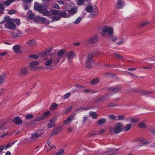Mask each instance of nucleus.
Masks as SVG:
<instances>
[{
  "label": "nucleus",
  "instance_id": "nucleus-5",
  "mask_svg": "<svg viewBox=\"0 0 155 155\" xmlns=\"http://www.w3.org/2000/svg\"><path fill=\"white\" fill-rule=\"evenodd\" d=\"M51 114L50 112L49 111H47L44 112L41 116L38 117L34 119V121H39L44 120L47 118Z\"/></svg>",
  "mask_w": 155,
  "mask_h": 155
},
{
  "label": "nucleus",
  "instance_id": "nucleus-2",
  "mask_svg": "<svg viewBox=\"0 0 155 155\" xmlns=\"http://www.w3.org/2000/svg\"><path fill=\"white\" fill-rule=\"evenodd\" d=\"M34 21L40 24H45L48 25L50 23V21L47 20L45 17H41L38 16H35L34 18Z\"/></svg>",
  "mask_w": 155,
  "mask_h": 155
},
{
  "label": "nucleus",
  "instance_id": "nucleus-37",
  "mask_svg": "<svg viewBox=\"0 0 155 155\" xmlns=\"http://www.w3.org/2000/svg\"><path fill=\"white\" fill-rule=\"evenodd\" d=\"M132 125L131 124H128L125 126L124 128L125 131H128L131 128Z\"/></svg>",
  "mask_w": 155,
  "mask_h": 155
},
{
  "label": "nucleus",
  "instance_id": "nucleus-29",
  "mask_svg": "<svg viewBox=\"0 0 155 155\" xmlns=\"http://www.w3.org/2000/svg\"><path fill=\"white\" fill-rule=\"evenodd\" d=\"M105 153H107L106 155H114L115 154V151L113 149H110L106 151Z\"/></svg>",
  "mask_w": 155,
  "mask_h": 155
},
{
  "label": "nucleus",
  "instance_id": "nucleus-43",
  "mask_svg": "<svg viewBox=\"0 0 155 155\" xmlns=\"http://www.w3.org/2000/svg\"><path fill=\"white\" fill-rule=\"evenodd\" d=\"M98 83V79H94L90 81V83L93 84H96Z\"/></svg>",
  "mask_w": 155,
  "mask_h": 155
},
{
  "label": "nucleus",
  "instance_id": "nucleus-22",
  "mask_svg": "<svg viewBox=\"0 0 155 155\" xmlns=\"http://www.w3.org/2000/svg\"><path fill=\"white\" fill-rule=\"evenodd\" d=\"M21 33H19V31H15L12 32V36L14 38H17L20 37L21 35Z\"/></svg>",
  "mask_w": 155,
  "mask_h": 155
},
{
  "label": "nucleus",
  "instance_id": "nucleus-10",
  "mask_svg": "<svg viewBox=\"0 0 155 155\" xmlns=\"http://www.w3.org/2000/svg\"><path fill=\"white\" fill-rule=\"evenodd\" d=\"M4 26L5 28L8 29H15L16 28L15 24L12 21L8 23L5 24Z\"/></svg>",
  "mask_w": 155,
  "mask_h": 155
},
{
  "label": "nucleus",
  "instance_id": "nucleus-53",
  "mask_svg": "<svg viewBox=\"0 0 155 155\" xmlns=\"http://www.w3.org/2000/svg\"><path fill=\"white\" fill-rule=\"evenodd\" d=\"M114 55L115 56H116L119 59H122L123 57L121 55L119 54L117 52H115L114 53Z\"/></svg>",
  "mask_w": 155,
  "mask_h": 155
},
{
  "label": "nucleus",
  "instance_id": "nucleus-25",
  "mask_svg": "<svg viewBox=\"0 0 155 155\" xmlns=\"http://www.w3.org/2000/svg\"><path fill=\"white\" fill-rule=\"evenodd\" d=\"M93 10V8L92 5H88L85 8V11L88 12H92Z\"/></svg>",
  "mask_w": 155,
  "mask_h": 155
},
{
  "label": "nucleus",
  "instance_id": "nucleus-57",
  "mask_svg": "<svg viewBox=\"0 0 155 155\" xmlns=\"http://www.w3.org/2000/svg\"><path fill=\"white\" fill-rule=\"evenodd\" d=\"M131 120V122L132 123H134L139 121L138 119H135L134 118H130Z\"/></svg>",
  "mask_w": 155,
  "mask_h": 155
},
{
  "label": "nucleus",
  "instance_id": "nucleus-21",
  "mask_svg": "<svg viewBox=\"0 0 155 155\" xmlns=\"http://www.w3.org/2000/svg\"><path fill=\"white\" fill-rule=\"evenodd\" d=\"M89 115L90 117L93 119H96L98 117V116L97 113L94 112H89Z\"/></svg>",
  "mask_w": 155,
  "mask_h": 155
},
{
  "label": "nucleus",
  "instance_id": "nucleus-50",
  "mask_svg": "<svg viewBox=\"0 0 155 155\" xmlns=\"http://www.w3.org/2000/svg\"><path fill=\"white\" fill-rule=\"evenodd\" d=\"M17 11L15 10H9L8 13L10 15L15 14L16 13Z\"/></svg>",
  "mask_w": 155,
  "mask_h": 155
},
{
  "label": "nucleus",
  "instance_id": "nucleus-23",
  "mask_svg": "<svg viewBox=\"0 0 155 155\" xmlns=\"http://www.w3.org/2000/svg\"><path fill=\"white\" fill-rule=\"evenodd\" d=\"M58 16L60 18H61L69 17L71 16V15H69L67 16V13L63 11L60 13Z\"/></svg>",
  "mask_w": 155,
  "mask_h": 155
},
{
  "label": "nucleus",
  "instance_id": "nucleus-55",
  "mask_svg": "<svg viewBox=\"0 0 155 155\" xmlns=\"http://www.w3.org/2000/svg\"><path fill=\"white\" fill-rule=\"evenodd\" d=\"M141 95H145L150 94L152 93L151 92L149 91H141Z\"/></svg>",
  "mask_w": 155,
  "mask_h": 155
},
{
  "label": "nucleus",
  "instance_id": "nucleus-4",
  "mask_svg": "<svg viewBox=\"0 0 155 155\" xmlns=\"http://www.w3.org/2000/svg\"><path fill=\"white\" fill-rule=\"evenodd\" d=\"M47 6L45 4H39L38 2L34 3V8L40 13H41L44 10L47 9Z\"/></svg>",
  "mask_w": 155,
  "mask_h": 155
},
{
  "label": "nucleus",
  "instance_id": "nucleus-12",
  "mask_svg": "<svg viewBox=\"0 0 155 155\" xmlns=\"http://www.w3.org/2000/svg\"><path fill=\"white\" fill-rule=\"evenodd\" d=\"M28 71L27 68L25 67H22L20 68L19 74L21 76H24L28 74Z\"/></svg>",
  "mask_w": 155,
  "mask_h": 155
},
{
  "label": "nucleus",
  "instance_id": "nucleus-45",
  "mask_svg": "<svg viewBox=\"0 0 155 155\" xmlns=\"http://www.w3.org/2000/svg\"><path fill=\"white\" fill-rule=\"evenodd\" d=\"M28 57L29 58H33L34 59H37L39 57L37 55L34 54H31L29 55Z\"/></svg>",
  "mask_w": 155,
  "mask_h": 155
},
{
  "label": "nucleus",
  "instance_id": "nucleus-16",
  "mask_svg": "<svg viewBox=\"0 0 155 155\" xmlns=\"http://www.w3.org/2000/svg\"><path fill=\"white\" fill-rule=\"evenodd\" d=\"M124 2L122 0H117V3L116 8L117 9H121L124 6Z\"/></svg>",
  "mask_w": 155,
  "mask_h": 155
},
{
  "label": "nucleus",
  "instance_id": "nucleus-63",
  "mask_svg": "<svg viewBox=\"0 0 155 155\" xmlns=\"http://www.w3.org/2000/svg\"><path fill=\"white\" fill-rule=\"evenodd\" d=\"M23 7H24V9L25 10H28L29 8V6L28 5L26 4H24L23 5Z\"/></svg>",
  "mask_w": 155,
  "mask_h": 155
},
{
  "label": "nucleus",
  "instance_id": "nucleus-48",
  "mask_svg": "<svg viewBox=\"0 0 155 155\" xmlns=\"http://www.w3.org/2000/svg\"><path fill=\"white\" fill-rule=\"evenodd\" d=\"M34 115L32 114H27L25 116V118L27 119H31L33 118Z\"/></svg>",
  "mask_w": 155,
  "mask_h": 155
},
{
  "label": "nucleus",
  "instance_id": "nucleus-35",
  "mask_svg": "<svg viewBox=\"0 0 155 155\" xmlns=\"http://www.w3.org/2000/svg\"><path fill=\"white\" fill-rule=\"evenodd\" d=\"M106 119L104 118H101L98 120L97 122V124L98 125L102 124L106 122Z\"/></svg>",
  "mask_w": 155,
  "mask_h": 155
},
{
  "label": "nucleus",
  "instance_id": "nucleus-62",
  "mask_svg": "<svg viewBox=\"0 0 155 155\" xmlns=\"http://www.w3.org/2000/svg\"><path fill=\"white\" fill-rule=\"evenodd\" d=\"M6 123V122L5 123L3 124L2 125H0V130H2L4 129H7L6 127H4L5 126Z\"/></svg>",
  "mask_w": 155,
  "mask_h": 155
},
{
  "label": "nucleus",
  "instance_id": "nucleus-11",
  "mask_svg": "<svg viewBox=\"0 0 155 155\" xmlns=\"http://www.w3.org/2000/svg\"><path fill=\"white\" fill-rule=\"evenodd\" d=\"M108 90L114 93L119 92L121 90V87H109Z\"/></svg>",
  "mask_w": 155,
  "mask_h": 155
},
{
  "label": "nucleus",
  "instance_id": "nucleus-31",
  "mask_svg": "<svg viewBox=\"0 0 155 155\" xmlns=\"http://www.w3.org/2000/svg\"><path fill=\"white\" fill-rule=\"evenodd\" d=\"M74 52L73 51H71L68 53L67 54V58L68 60H70L71 57H73L74 56Z\"/></svg>",
  "mask_w": 155,
  "mask_h": 155
},
{
  "label": "nucleus",
  "instance_id": "nucleus-6",
  "mask_svg": "<svg viewBox=\"0 0 155 155\" xmlns=\"http://www.w3.org/2000/svg\"><path fill=\"white\" fill-rule=\"evenodd\" d=\"M43 134L42 131H37L32 134L31 138L33 140H36L38 137H41Z\"/></svg>",
  "mask_w": 155,
  "mask_h": 155
},
{
  "label": "nucleus",
  "instance_id": "nucleus-59",
  "mask_svg": "<svg viewBox=\"0 0 155 155\" xmlns=\"http://www.w3.org/2000/svg\"><path fill=\"white\" fill-rule=\"evenodd\" d=\"M109 118L110 119L115 120L116 119V117L114 114H110L109 116Z\"/></svg>",
  "mask_w": 155,
  "mask_h": 155
},
{
  "label": "nucleus",
  "instance_id": "nucleus-14",
  "mask_svg": "<svg viewBox=\"0 0 155 155\" xmlns=\"http://www.w3.org/2000/svg\"><path fill=\"white\" fill-rule=\"evenodd\" d=\"M98 40V37L96 36H92L88 40V42L89 44H94L96 43Z\"/></svg>",
  "mask_w": 155,
  "mask_h": 155
},
{
  "label": "nucleus",
  "instance_id": "nucleus-54",
  "mask_svg": "<svg viewBox=\"0 0 155 155\" xmlns=\"http://www.w3.org/2000/svg\"><path fill=\"white\" fill-rule=\"evenodd\" d=\"M117 106V105L114 103H113L111 102L109 103L107 105V107H114Z\"/></svg>",
  "mask_w": 155,
  "mask_h": 155
},
{
  "label": "nucleus",
  "instance_id": "nucleus-33",
  "mask_svg": "<svg viewBox=\"0 0 155 155\" xmlns=\"http://www.w3.org/2000/svg\"><path fill=\"white\" fill-rule=\"evenodd\" d=\"M138 127L140 128L143 129L147 127L146 124L142 122H140L139 123L138 125Z\"/></svg>",
  "mask_w": 155,
  "mask_h": 155
},
{
  "label": "nucleus",
  "instance_id": "nucleus-9",
  "mask_svg": "<svg viewBox=\"0 0 155 155\" xmlns=\"http://www.w3.org/2000/svg\"><path fill=\"white\" fill-rule=\"evenodd\" d=\"M108 95L107 94H106L102 96L95 100L94 102L97 103L103 102L107 99Z\"/></svg>",
  "mask_w": 155,
  "mask_h": 155
},
{
  "label": "nucleus",
  "instance_id": "nucleus-56",
  "mask_svg": "<svg viewBox=\"0 0 155 155\" xmlns=\"http://www.w3.org/2000/svg\"><path fill=\"white\" fill-rule=\"evenodd\" d=\"M148 23V22H144L141 23L140 25V28L143 27L147 25Z\"/></svg>",
  "mask_w": 155,
  "mask_h": 155
},
{
  "label": "nucleus",
  "instance_id": "nucleus-28",
  "mask_svg": "<svg viewBox=\"0 0 155 155\" xmlns=\"http://www.w3.org/2000/svg\"><path fill=\"white\" fill-rule=\"evenodd\" d=\"M5 74H3L2 75H0V85L2 84L5 82Z\"/></svg>",
  "mask_w": 155,
  "mask_h": 155
},
{
  "label": "nucleus",
  "instance_id": "nucleus-41",
  "mask_svg": "<svg viewBox=\"0 0 155 155\" xmlns=\"http://www.w3.org/2000/svg\"><path fill=\"white\" fill-rule=\"evenodd\" d=\"M64 54V51L63 49H61L59 50L57 53V55L58 56L61 57L63 56Z\"/></svg>",
  "mask_w": 155,
  "mask_h": 155
},
{
  "label": "nucleus",
  "instance_id": "nucleus-38",
  "mask_svg": "<svg viewBox=\"0 0 155 155\" xmlns=\"http://www.w3.org/2000/svg\"><path fill=\"white\" fill-rule=\"evenodd\" d=\"M53 61V60L52 58H50L45 62V65L47 66L50 65L52 63Z\"/></svg>",
  "mask_w": 155,
  "mask_h": 155
},
{
  "label": "nucleus",
  "instance_id": "nucleus-3",
  "mask_svg": "<svg viewBox=\"0 0 155 155\" xmlns=\"http://www.w3.org/2000/svg\"><path fill=\"white\" fill-rule=\"evenodd\" d=\"M94 52L89 53L86 59V67L88 68H91L92 64L94 63V61L93 59Z\"/></svg>",
  "mask_w": 155,
  "mask_h": 155
},
{
  "label": "nucleus",
  "instance_id": "nucleus-20",
  "mask_svg": "<svg viewBox=\"0 0 155 155\" xmlns=\"http://www.w3.org/2000/svg\"><path fill=\"white\" fill-rule=\"evenodd\" d=\"M12 48L15 53H20V47L19 45H15Z\"/></svg>",
  "mask_w": 155,
  "mask_h": 155
},
{
  "label": "nucleus",
  "instance_id": "nucleus-30",
  "mask_svg": "<svg viewBox=\"0 0 155 155\" xmlns=\"http://www.w3.org/2000/svg\"><path fill=\"white\" fill-rule=\"evenodd\" d=\"M16 0H7L4 2V4L6 6H9L10 4L15 2Z\"/></svg>",
  "mask_w": 155,
  "mask_h": 155
},
{
  "label": "nucleus",
  "instance_id": "nucleus-60",
  "mask_svg": "<svg viewBox=\"0 0 155 155\" xmlns=\"http://www.w3.org/2000/svg\"><path fill=\"white\" fill-rule=\"evenodd\" d=\"M71 94L69 92L67 93L64 95V98L66 99L68 98L71 96Z\"/></svg>",
  "mask_w": 155,
  "mask_h": 155
},
{
  "label": "nucleus",
  "instance_id": "nucleus-13",
  "mask_svg": "<svg viewBox=\"0 0 155 155\" xmlns=\"http://www.w3.org/2000/svg\"><path fill=\"white\" fill-rule=\"evenodd\" d=\"M39 64V62L37 61H31L29 64V68L31 70L35 69L36 66Z\"/></svg>",
  "mask_w": 155,
  "mask_h": 155
},
{
  "label": "nucleus",
  "instance_id": "nucleus-40",
  "mask_svg": "<svg viewBox=\"0 0 155 155\" xmlns=\"http://www.w3.org/2000/svg\"><path fill=\"white\" fill-rule=\"evenodd\" d=\"M91 108H87V107H84V108H79L77 109H76L75 110V111L76 112L78 113V112H81L80 111V110H88L89 109H90Z\"/></svg>",
  "mask_w": 155,
  "mask_h": 155
},
{
  "label": "nucleus",
  "instance_id": "nucleus-15",
  "mask_svg": "<svg viewBox=\"0 0 155 155\" xmlns=\"http://www.w3.org/2000/svg\"><path fill=\"white\" fill-rule=\"evenodd\" d=\"M12 122H15L16 124L19 125L22 123V120L19 117L17 116L15 117L12 120Z\"/></svg>",
  "mask_w": 155,
  "mask_h": 155
},
{
  "label": "nucleus",
  "instance_id": "nucleus-24",
  "mask_svg": "<svg viewBox=\"0 0 155 155\" xmlns=\"http://www.w3.org/2000/svg\"><path fill=\"white\" fill-rule=\"evenodd\" d=\"M12 21V19L9 16H7L5 18L4 21L1 22V24L2 23H5V24H8Z\"/></svg>",
  "mask_w": 155,
  "mask_h": 155
},
{
  "label": "nucleus",
  "instance_id": "nucleus-17",
  "mask_svg": "<svg viewBox=\"0 0 155 155\" xmlns=\"http://www.w3.org/2000/svg\"><path fill=\"white\" fill-rule=\"evenodd\" d=\"M52 49V48H50L47 49L45 51H43L40 54V56H43L45 55L49 54Z\"/></svg>",
  "mask_w": 155,
  "mask_h": 155
},
{
  "label": "nucleus",
  "instance_id": "nucleus-47",
  "mask_svg": "<svg viewBox=\"0 0 155 155\" xmlns=\"http://www.w3.org/2000/svg\"><path fill=\"white\" fill-rule=\"evenodd\" d=\"M82 19L81 17H78L76 19L75 21L74 22V23L76 25L78 24L81 22Z\"/></svg>",
  "mask_w": 155,
  "mask_h": 155
},
{
  "label": "nucleus",
  "instance_id": "nucleus-18",
  "mask_svg": "<svg viewBox=\"0 0 155 155\" xmlns=\"http://www.w3.org/2000/svg\"><path fill=\"white\" fill-rule=\"evenodd\" d=\"M68 12L71 15H74L77 12V8L75 7H72L68 10Z\"/></svg>",
  "mask_w": 155,
  "mask_h": 155
},
{
  "label": "nucleus",
  "instance_id": "nucleus-34",
  "mask_svg": "<svg viewBox=\"0 0 155 155\" xmlns=\"http://www.w3.org/2000/svg\"><path fill=\"white\" fill-rule=\"evenodd\" d=\"M50 12V11L46 10V11H45L43 12H42L41 13H42V14H43L44 15L47 16L50 18L51 17V14H49Z\"/></svg>",
  "mask_w": 155,
  "mask_h": 155
},
{
  "label": "nucleus",
  "instance_id": "nucleus-42",
  "mask_svg": "<svg viewBox=\"0 0 155 155\" xmlns=\"http://www.w3.org/2000/svg\"><path fill=\"white\" fill-rule=\"evenodd\" d=\"M64 153V150L63 149H60L56 153L55 155H63Z\"/></svg>",
  "mask_w": 155,
  "mask_h": 155
},
{
  "label": "nucleus",
  "instance_id": "nucleus-7",
  "mask_svg": "<svg viewBox=\"0 0 155 155\" xmlns=\"http://www.w3.org/2000/svg\"><path fill=\"white\" fill-rule=\"evenodd\" d=\"M102 31L104 33L107 32L108 35L110 36H112L114 34V30L111 27L109 28L107 26H104L103 29Z\"/></svg>",
  "mask_w": 155,
  "mask_h": 155
},
{
  "label": "nucleus",
  "instance_id": "nucleus-61",
  "mask_svg": "<svg viewBox=\"0 0 155 155\" xmlns=\"http://www.w3.org/2000/svg\"><path fill=\"white\" fill-rule=\"evenodd\" d=\"M5 8V6L4 4L2 3H0V11L3 10Z\"/></svg>",
  "mask_w": 155,
  "mask_h": 155
},
{
  "label": "nucleus",
  "instance_id": "nucleus-64",
  "mask_svg": "<svg viewBox=\"0 0 155 155\" xmlns=\"http://www.w3.org/2000/svg\"><path fill=\"white\" fill-rule=\"evenodd\" d=\"M117 39V37L116 36H113L110 40V41L112 42H114Z\"/></svg>",
  "mask_w": 155,
  "mask_h": 155
},
{
  "label": "nucleus",
  "instance_id": "nucleus-51",
  "mask_svg": "<svg viewBox=\"0 0 155 155\" xmlns=\"http://www.w3.org/2000/svg\"><path fill=\"white\" fill-rule=\"evenodd\" d=\"M97 135H98L97 132V131H93L89 134L88 135V137H91L92 136H93Z\"/></svg>",
  "mask_w": 155,
  "mask_h": 155
},
{
  "label": "nucleus",
  "instance_id": "nucleus-36",
  "mask_svg": "<svg viewBox=\"0 0 155 155\" xmlns=\"http://www.w3.org/2000/svg\"><path fill=\"white\" fill-rule=\"evenodd\" d=\"M28 18L30 19H33L34 20V14L30 10L28 11Z\"/></svg>",
  "mask_w": 155,
  "mask_h": 155
},
{
  "label": "nucleus",
  "instance_id": "nucleus-27",
  "mask_svg": "<svg viewBox=\"0 0 155 155\" xmlns=\"http://www.w3.org/2000/svg\"><path fill=\"white\" fill-rule=\"evenodd\" d=\"M74 117V114H72L66 120L64 121L63 124H65L69 122Z\"/></svg>",
  "mask_w": 155,
  "mask_h": 155
},
{
  "label": "nucleus",
  "instance_id": "nucleus-19",
  "mask_svg": "<svg viewBox=\"0 0 155 155\" xmlns=\"http://www.w3.org/2000/svg\"><path fill=\"white\" fill-rule=\"evenodd\" d=\"M27 44L31 46H33L36 45V42L35 39H30L27 42Z\"/></svg>",
  "mask_w": 155,
  "mask_h": 155
},
{
  "label": "nucleus",
  "instance_id": "nucleus-8",
  "mask_svg": "<svg viewBox=\"0 0 155 155\" xmlns=\"http://www.w3.org/2000/svg\"><path fill=\"white\" fill-rule=\"evenodd\" d=\"M62 129V127L61 126H58L54 128L51 133L50 137L57 134L58 132L61 131Z\"/></svg>",
  "mask_w": 155,
  "mask_h": 155
},
{
  "label": "nucleus",
  "instance_id": "nucleus-44",
  "mask_svg": "<svg viewBox=\"0 0 155 155\" xmlns=\"http://www.w3.org/2000/svg\"><path fill=\"white\" fill-rule=\"evenodd\" d=\"M125 116L123 115H119L117 116V120H124Z\"/></svg>",
  "mask_w": 155,
  "mask_h": 155
},
{
  "label": "nucleus",
  "instance_id": "nucleus-39",
  "mask_svg": "<svg viewBox=\"0 0 155 155\" xmlns=\"http://www.w3.org/2000/svg\"><path fill=\"white\" fill-rule=\"evenodd\" d=\"M58 105L57 104L54 103H53L50 107V109L51 110H54L57 108Z\"/></svg>",
  "mask_w": 155,
  "mask_h": 155
},
{
  "label": "nucleus",
  "instance_id": "nucleus-32",
  "mask_svg": "<svg viewBox=\"0 0 155 155\" xmlns=\"http://www.w3.org/2000/svg\"><path fill=\"white\" fill-rule=\"evenodd\" d=\"M51 18L52 20V22H53L55 21H57L60 20V17L59 16H54L53 17H50Z\"/></svg>",
  "mask_w": 155,
  "mask_h": 155
},
{
  "label": "nucleus",
  "instance_id": "nucleus-49",
  "mask_svg": "<svg viewBox=\"0 0 155 155\" xmlns=\"http://www.w3.org/2000/svg\"><path fill=\"white\" fill-rule=\"evenodd\" d=\"M52 7L55 9H60L61 8L59 5L57 3H54L52 4Z\"/></svg>",
  "mask_w": 155,
  "mask_h": 155
},
{
  "label": "nucleus",
  "instance_id": "nucleus-46",
  "mask_svg": "<svg viewBox=\"0 0 155 155\" xmlns=\"http://www.w3.org/2000/svg\"><path fill=\"white\" fill-rule=\"evenodd\" d=\"M62 57H55L53 59V62H54L56 64H58L60 61V58Z\"/></svg>",
  "mask_w": 155,
  "mask_h": 155
},
{
  "label": "nucleus",
  "instance_id": "nucleus-58",
  "mask_svg": "<svg viewBox=\"0 0 155 155\" xmlns=\"http://www.w3.org/2000/svg\"><path fill=\"white\" fill-rule=\"evenodd\" d=\"M14 22L16 23V24L19 26L20 24V20L18 18L15 19L14 21Z\"/></svg>",
  "mask_w": 155,
  "mask_h": 155
},
{
  "label": "nucleus",
  "instance_id": "nucleus-1",
  "mask_svg": "<svg viewBox=\"0 0 155 155\" xmlns=\"http://www.w3.org/2000/svg\"><path fill=\"white\" fill-rule=\"evenodd\" d=\"M123 127V124L122 123L117 122L114 124V127H110L109 129L110 133L117 134L122 131Z\"/></svg>",
  "mask_w": 155,
  "mask_h": 155
},
{
  "label": "nucleus",
  "instance_id": "nucleus-52",
  "mask_svg": "<svg viewBox=\"0 0 155 155\" xmlns=\"http://www.w3.org/2000/svg\"><path fill=\"white\" fill-rule=\"evenodd\" d=\"M77 5H81L84 4V0H77Z\"/></svg>",
  "mask_w": 155,
  "mask_h": 155
},
{
  "label": "nucleus",
  "instance_id": "nucleus-26",
  "mask_svg": "<svg viewBox=\"0 0 155 155\" xmlns=\"http://www.w3.org/2000/svg\"><path fill=\"white\" fill-rule=\"evenodd\" d=\"M50 12L53 15H58L60 13L59 11L54 9H51L50 11Z\"/></svg>",
  "mask_w": 155,
  "mask_h": 155
}]
</instances>
